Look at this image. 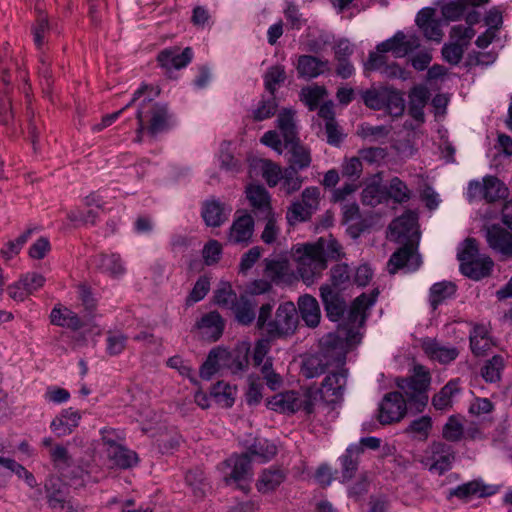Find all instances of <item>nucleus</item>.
<instances>
[{
	"instance_id": "37998d69",
	"label": "nucleus",
	"mask_w": 512,
	"mask_h": 512,
	"mask_svg": "<svg viewBox=\"0 0 512 512\" xmlns=\"http://www.w3.org/2000/svg\"><path fill=\"white\" fill-rule=\"evenodd\" d=\"M185 480L196 498H203L209 490V484L206 482L204 473L199 469L189 471Z\"/></svg>"
},
{
	"instance_id": "dca6fc26",
	"label": "nucleus",
	"mask_w": 512,
	"mask_h": 512,
	"mask_svg": "<svg viewBox=\"0 0 512 512\" xmlns=\"http://www.w3.org/2000/svg\"><path fill=\"white\" fill-rule=\"evenodd\" d=\"M490 248L506 257H512V234L506 229L493 225L485 230Z\"/></svg>"
},
{
	"instance_id": "6e6d98bb",
	"label": "nucleus",
	"mask_w": 512,
	"mask_h": 512,
	"mask_svg": "<svg viewBox=\"0 0 512 512\" xmlns=\"http://www.w3.org/2000/svg\"><path fill=\"white\" fill-rule=\"evenodd\" d=\"M386 94L387 88L368 89L362 93V100L370 109L381 110L384 108V98Z\"/></svg>"
},
{
	"instance_id": "20e7f679",
	"label": "nucleus",
	"mask_w": 512,
	"mask_h": 512,
	"mask_svg": "<svg viewBox=\"0 0 512 512\" xmlns=\"http://www.w3.org/2000/svg\"><path fill=\"white\" fill-rule=\"evenodd\" d=\"M340 255L341 245L333 238H320L314 244L298 246L293 254L298 274L306 285L313 284L321 276L328 259H337Z\"/></svg>"
},
{
	"instance_id": "774afa93",
	"label": "nucleus",
	"mask_w": 512,
	"mask_h": 512,
	"mask_svg": "<svg viewBox=\"0 0 512 512\" xmlns=\"http://www.w3.org/2000/svg\"><path fill=\"white\" fill-rule=\"evenodd\" d=\"M307 209L315 213L318 210L320 202V190L317 187L311 186L303 190L300 200Z\"/></svg>"
},
{
	"instance_id": "680f3d73",
	"label": "nucleus",
	"mask_w": 512,
	"mask_h": 512,
	"mask_svg": "<svg viewBox=\"0 0 512 512\" xmlns=\"http://www.w3.org/2000/svg\"><path fill=\"white\" fill-rule=\"evenodd\" d=\"M467 10L465 0H455L447 3L441 9L442 15L446 20L455 21L459 19Z\"/></svg>"
},
{
	"instance_id": "e433bc0d",
	"label": "nucleus",
	"mask_w": 512,
	"mask_h": 512,
	"mask_svg": "<svg viewBox=\"0 0 512 512\" xmlns=\"http://www.w3.org/2000/svg\"><path fill=\"white\" fill-rule=\"evenodd\" d=\"M285 479V474L281 469H266L260 475L257 481V489L261 493H268L275 490Z\"/></svg>"
},
{
	"instance_id": "7c9ffc66",
	"label": "nucleus",
	"mask_w": 512,
	"mask_h": 512,
	"mask_svg": "<svg viewBox=\"0 0 512 512\" xmlns=\"http://www.w3.org/2000/svg\"><path fill=\"white\" fill-rule=\"evenodd\" d=\"M250 462L248 454L237 455L229 458L226 463L232 470L228 476H225L226 483L231 480L234 482L246 481L250 477Z\"/></svg>"
},
{
	"instance_id": "72a5a7b5",
	"label": "nucleus",
	"mask_w": 512,
	"mask_h": 512,
	"mask_svg": "<svg viewBox=\"0 0 512 512\" xmlns=\"http://www.w3.org/2000/svg\"><path fill=\"white\" fill-rule=\"evenodd\" d=\"M455 293L456 285L453 282L442 281L433 284L429 294V301L433 310H436L445 300L454 297Z\"/></svg>"
},
{
	"instance_id": "9d476101",
	"label": "nucleus",
	"mask_w": 512,
	"mask_h": 512,
	"mask_svg": "<svg viewBox=\"0 0 512 512\" xmlns=\"http://www.w3.org/2000/svg\"><path fill=\"white\" fill-rule=\"evenodd\" d=\"M420 47V38L415 34L407 35L398 31L391 38L379 43L377 53L391 52L396 58H403Z\"/></svg>"
},
{
	"instance_id": "4d7b16f0",
	"label": "nucleus",
	"mask_w": 512,
	"mask_h": 512,
	"mask_svg": "<svg viewBox=\"0 0 512 512\" xmlns=\"http://www.w3.org/2000/svg\"><path fill=\"white\" fill-rule=\"evenodd\" d=\"M259 218L266 220L264 230L261 234L262 241L266 244L274 243L280 232L275 214L272 211L270 212V215H261Z\"/></svg>"
},
{
	"instance_id": "69168bd1",
	"label": "nucleus",
	"mask_w": 512,
	"mask_h": 512,
	"mask_svg": "<svg viewBox=\"0 0 512 512\" xmlns=\"http://www.w3.org/2000/svg\"><path fill=\"white\" fill-rule=\"evenodd\" d=\"M465 49L466 48L463 47V45H461V44H457V43L445 44L442 47V56L445 59V61H447L448 63H450L452 65H456L461 61L463 54L465 52Z\"/></svg>"
},
{
	"instance_id": "39448f33",
	"label": "nucleus",
	"mask_w": 512,
	"mask_h": 512,
	"mask_svg": "<svg viewBox=\"0 0 512 512\" xmlns=\"http://www.w3.org/2000/svg\"><path fill=\"white\" fill-rule=\"evenodd\" d=\"M273 305L263 304L259 309L256 321L258 329L263 330L271 339H279L291 336L295 333L299 318L296 306L293 302H284L280 304L271 318Z\"/></svg>"
},
{
	"instance_id": "13d9d810",
	"label": "nucleus",
	"mask_w": 512,
	"mask_h": 512,
	"mask_svg": "<svg viewBox=\"0 0 512 512\" xmlns=\"http://www.w3.org/2000/svg\"><path fill=\"white\" fill-rule=\"evenodd\" d=\"M312 214L314 213L307 209V206H305L301 201H295L289 207L286 218L290 224H294L309 220Z\"/></svg>"
},
{
	"instance_id": "603ef678",
	"label": "nucleus",
	"mask_w": 512,
	"mask_h": 512,
	"mask_svg": "<svg viewBox=\"0 0 512 512\" xmlns=\"http://www.w3.org/2000/svg\"><path fill=\"white\" fill-rule=\"evenodd\" d=\"M384 108L394 117L401 116L405 108L402 94L396 90L387 89V94L384 98Z\"/></svg>"
},
{
	"instance_id": "79ce46f5",
	"label": "nucleus",
	"mask_w": 512,
	"mask_h": 512,
	"mask_svg": "<svg viewBox=\"0 0 512 512\" xmlns=\"http://www.w3.org/2000/svg\"><path fill=\"white\" fill-rule=\"evenodd\" d=\"M504 358L501 355H494L487 360L481 368V375L486 382L495 383L500 381L504 370Z\"/></svg>"
},
{
	"instance_id": "3c124183",
	"label": "nucleus",
	"mask_w": 512,
	"mask_h": 512,
	"mask_svg": "<svg viewBox=\"0 0 512 512\" xmlns=\"http://www.w3.org/2000/svg\"><path fill=\"white\" fill-rule=\"evenodd\" d=\"M300 409H303L307 414L315 411L317 404L324 403L321 399V391L319 388L309 387L302 395H299Z\"/></svg>"
},
{
	"instance_id": "5701e85b",
	"label": "nucleus",
	"mask_w": 512,
	"mask_h": 512,
	"mask_svg": "<svg viewBox=\"0 0 512 512\" xmlns=\"http://www.w3.org/2000/svg\"><path fill=\"white\" fill-rule=\"evenodd\" d=\"M268 408L280 413H294L300 409L299 394L286 391L275 394L267 402Z\"/></svg>"
},
{
	"instance_id": "bb28decb",
	"label": "nucleus",
	"mask_w": 512,
	"mask_h": 512,
	"mask_svg": "<svg viewBox=\"0 0 512 512\" xmlns=\"http://www.w3.org/2000/svg\"><path fill=\"white\" fill-rule=\"evenodd\" d=\"M256 306L257 303L251 296L241 295L237 301L234 302L231 310L238 323L249 325L256 319Z\"/></svg>"
},
{
	"instance_id": "423d86ee",
	"label": "nucleus",
	"mask_w": 512,
	"mask_h": 512,
	"mask_svg": "<svg viewBox=\"0 0 512 512\" xmlns=\"http://www.w3.org/2000/svg\"><path fill=\"white\" fill-rule=\"evenodd\" d=\"M171 117L166 104L155 102L150 97L142 100L136 113L137 121L145 124L147 133L152 137L169 130Z\"/></svg>"
},
{
	"instance_id": "8fccbe9b",
	"label": "nucleus",
	"mask_w": 512,
	"mask_h": 512,
	"mask_svg": "<svg viewBox=\"0 0 512 512\" xmlns=\"http://www.w3.org/2000/svg\"><path fill=\"white\" fill-rule=\"evenodd\" d=\"M330 281L333 289L340 291L350 282V270L346 264H337L330 271Z\"/></svg>"
},
{
	"instance_id": "c85d7f7f",
	"label": "nucleus",
	"mask_w": 512,
	"mask_h": 512,
	"mask_svg": "<svg viewBox=\"0 0 512 512\" xmlns=\"http://www.w3.org/2000/svg\"><path fill=\"white\" fill-rule=\"evenodd\" d=\"M230 358V353L223 348L212 349L206 361L200 368V376L202 379L210 380L211 377L218 371V369L225 365L227 360Z\"/></svg>"
},
{
	"instance_id": "412c9836",
	"label": "nucleus",
	"mask_w": 512,
	"mask_h": 512,
	"mask_svg": "<svg viewBox=\"0 0 512 512\" xmlns=\"http://www.w3.org/2000/svg\"><path fill=\"white\" fill-rule=\"evenodd\" d=\"M96 268L112 278H119L126 272L125 266L119 254H98L93 258Z\"/></svg>"
},
{
	"instance_id": "393cba45",
	"label": "nucleus",
	"mask_w": 512,
	"mask_h": 512,
	"mask_svg": "<svg viewBox=\"0 0 512 512\" xmlns=\"http://www.w3.org/2000/svg\"><path fill=\"white\" fill-rule=\"evenodd\" d=\"M298 308L303 321L307 326L315 328L320 323L321 311L315 297L305 294L298 299Z\"/></svg>"
},
{
	"instance_id": "5fc2aeb1",
	"label": "nucleus",
	"mask_w": 512,
	"mask_h": 512,
	"mask_svg": "<svg viewBox=\"0 0 512 512\" xmlns=\"http://www.w3.org/2000/svg\"><path fill=\"white\" fill-rule=\"evenodd\" d=\"M463 433L462 423L455 416H450L442 429L443 438L450 442H458L462 439Z\"/></svg>"
},
{
	"instance_id": "c9c22d12",
	"label": "nucleus",
	"mask_w": 512,
	"mask_h": 512,
	"mask_svg": "<svg viewBox=\"0 0 512 512\" xmlns=\"http://www.w3.org/2000/svg\"><path fill=\"white\" fill-rule=\"evenodd\" d=\"M363 453L360 445H350L346 453L341 457L342 477L344 481L350 480L358 467V458Z\"/></svg>"
},
{
	"instance_id": "6e6552de",
	"label": "nucleus",
	"mask_w": 512,
	"mask_h": 512,
	"mask_svg": "<svg viewBox=\"0 0 512 512\" xmlns=\"http://www.w3.org/2000/svg\"><path fill=\"white\" fill-rule=\"evenodd\" d=\"M467 196L470 201L479 199L493 203L508 196V188L495 176H485L482 182L473 180L469 182Z\"/></svg>"
},
{
	"instance_id": "58836bf2",
	"label": "nucleus",
	"mask_w": 512,
	"mask_h": 512,
	"mask_svg": "<svg viewBox=\"0 0 512 512\" xmlns=\"http://www.w3.org/2000/svg\"><path fill=\"white\" fill-rule=\"evenodd\" d=\"M294 114V111L291 109H283L277 117L278 128L285 143H291L292 140L298 139L294 122Z\"/></svg>"
},
{
	"instance_id": "9b49d317",
	"label": "nucleus",
	"mask_w": 512,
	"mask_h": 512,
	"mask_svg": "<svg viewBox=\"0 0 512 512\" xmlns=\"http://www.w3.org/2000/svg\"><path fill=\"white\" fill-rule=\"evenodd\" d=\"M366 68L378 71L382 77L387 79H401L405 81L411 76V73L402 68L398 63H388L386 56L376 52L370 53Z\"/></svg>"
},
{
	"instance_id": "864d4df0",
	"label": "nucleus",
	"mask_w": 512,
	"mask_h": 512,
	"mask_svg": "<svg viewBox=\"0 0 512 512\" xmlns=\"http://www.w3.org/2000/svg\"><path fill=\"white\" fill-rule=\"evenodd\" d=\"M277 107L278 103L275 96L270 95L267 99L263 98L260 101L259 106L252 112L253 120L263 121L272 117L275 114Z\"/></svg>"
},
{
	"instance_id": "aec40b11",
	"label": "nucleus",
	"mask_w": 512,
	"mask_h": 512,
	"mask_svg": "<svg viewBox=\"0 0 512 512\" xmlns=\"http://www.w3.org/2000/svg\"><path fill=\"white\" fill-rule=\"evenodd\" d=\"M246 195L257 217L270 215V196L265 187L251 184L246 188Z\"/></svg>"
},
{
	"instance_id": "bf43d9fd",
	"label": "nucleus",
	"mask_w": 512,
	"mask_h": 512,
	"mask_svg": "<svg viewBox=\"0 0 512 512\" xmlns=\"http://www.w3.org/2000/svg\"><path fill=\"white\" fill-rule=\"evenodd\" d=\"M210 282L207 277H200L194 287L192 288L189 296L186 299L187 305H192L201 301L209 292Z\"/></svg>"
},
{
	"instance_id": "a18cd8bd",
	"label": "nucleus",
	"mask_w": 512,
	"mask_h": 512,
	"mask_svg": "<svg viewBox=\"0 0 512 512\" xmlns=\"http://www.w3.org/2000/svg\"><path fill=\"white\" fill-rule=\"evenodd\" d=\"M458 392L457 385L450 381L432 398V405L437 410H446L452 407V397Z\"/></svg>"
},
{
	"instance_id": "c03bdc74",
	"label": "nucleus",
	"mask_w": 512,
	"mask_h": 512,
	"mask_svg": "<svg viewBox=\"0 0 512 512\" xmlns=\"http://www.w3.org/2000/svg\"><path fill=\"white\" fill-rule=\"evenodd\" d=\"M470 347L476 356L483 355L490 348L487 330L483 326H476L470 334Z\"/></svg>"
},
{
	"instance_id": "a19ab883",
	"label": "nucleus",
	"mask_w": 512,
	"mask_h": 512,
	"mask_svg": "<svg viewBox=\"0 0 512 512\" xmlns=\"http://www.w3.org/2000/svg\"><path fill=\"white\" fill-rule=\"evenodd\" d=\"M384 189L395 203L402 204L411 198V190L399 177L391 178Z\"/></svg>"
},
{
	"instance_id": "052dcab7",
	"label": "nucleus",
	"mask_w": 512,
	"mask_h": 512,
	"mask_svg": "<svg viewBox=\"0 0 512 512\" xmlns=\"http://www.w3.org/2000/svg\"><path fill=\"white\" fill-rule=\"evenodd\" d=\"M383 194L384 191L379 185L370 184L366 186L361 193L362 203L371 207H375L381 203Z\"/></svg>"
},
{
	"instance_id": "f8f14e48",
	"label": "nucleus",
	"mask_w": 512,
	"mask_h": 512,
	"mask_svg": "<svg viewBox=\"0 0 512 512\" xmlns=\"http://www.w3.org/2000/svg\"><path fill=\"white\" fill-rule=\"evenodd\" d=\"M45 490L50 508L61 512H72L73 506L68 499V489L60 479H49L45 484Z\"/></svg>"
},
{
	"instance_id": "1a4fd4ad",
	"label": "nucleus",
	"mask_w": 512,
	"mask_h": 512,
	"mask_svg": "<svg viewBox=\"0 0 512 512\" xmlns=\"http://www.w3.org/2000/svg\"><path fill=\"white\" fill-rule=\"evenodd\" d=\"M347 378L348 370L344 367L325 376L319 388L321 399L325 404L334 405L343 400Z\"/></svg>"
},
{
	"instance_id": "338daca9",
	"label": "nucleus",
	"mask_w": 512,
	"mask_h": 512,
	"mask_svg": "<svg viewBox=\"0 0 512 512\" xmlns=\"http://www.w3.org/2000/svg\"><path fill=\"white\" fill-rule=\"evenodd\" d=\"M222 253L221 244L217 240L208 241L202 251L204 261L207 265L215 264L219 261Z\"/></svg>"
},
{
	"instance_id": "4468645a",
	"label": "nucleus",
	"mask_w": 512,
	"mask_h": 512,
	"mask_svg": "<svg viewBox=\"0 0 512 512\" xmlns=\"http://www.w3.org/2000/svg\"><path fill=\"white\" fill-rule=\"evenodd\" d=\"M499 487L496 485L485 484L481 480H472L461 484L449 491V497H457L467 502L473 496L487 497L497 493Z\"/></svg>"
},
{
	"instance_id": "ea45409f",
	"label": "nucleus",
	"mask_w": 512,
	"mask_h": 512,
	"mask_svg": "<svg viewBox=\"0 0 512 512\" xmlns=\"http://www.w3.org/2000/svg\"><path fill=\"white\" fill-rule=\"evenodd\" d=\"M107 455L116 466L121 468L132 467L138 461L137 454L122 445L113 446L112 449H107Z\"/></svg>"
},
{
	"instance_id": "473e14b6",
	"label": "nucleus",
	"mask_w": 512,
	"mask_h": 512,
	"mask_svg": "<svg viewBox=\"0 0 512 512\" xmlns=\"http://www.w3.org/2000/svg\"><path fill=\"white\" fill-rule=\"evenodd\" d=\"M432 429L431 417L424 415L416 418L404 429V434L414 440L426 441Z\"/></svg>"
},
{
	"instance_id": "b1692460",
	"label": "nucleus",
	"mask_w": 512,
	"mask_h": 512,
	"mask_svg": "<svg viewBox=\"0 0 512 512\" xmlns=\"http://www.w3.org/2000/svg\"><path fill=\"white\" fill-rule=\"evenodd\" d=\"M422 349L430 358L443 364L453 361L458 356V350L455 347L444 346L432 338L423 340Z\"/></svg>"
},
{
	"instance_id": "7ed1b4c3",
	"label": "nucleus",
	"mask_w": 512,
	"mask_h": 512,
	"mask_svg": "<svg viewBox=\"0 0 512 512\" xmlns=\"http://www.w3.org/2000/svg\"><path fill=\"white\" fill-rule=\"evenodd\" d=\"M389 233L391 240L403 244L391 255L387 263L389 273L395 274L400 269H404L406 272L417 270L421 264V258L416 252L415 244L419 237L417 214L413 211H407L393 220L389 225Z\"/></svg>"
},
{
	"instance_id": "a878e982",
	"label": "nucleus",
	"mask_w": 512,
	"mask_h": 512,
	"mask_svg": "<svg viewBox=\"0 0 512 512\" xmlns=\"http://www.w3.org/2000/svg\"><path fill=\"white\" fill-rule=\"evenodd\" d=\"M328 68V62L312 55H301L297 61V73L300 78L311 79L319 76Z\"/></svg>"
},
{
	"instance_id": "f704fd0d",
	"label": "nucleus",
	"mask_w": 512,
	"mask_h": 512,
	"mask_svg": "<svg viewBox=\"0 0 512 512\" xmlns=\"http://www.w3.org/2000/svg\"><path fill=\"white\" fill-rule=\"evenodd\" d=\"M328 367L330 366L328 365L327 360H325V358H323L322 355L317 352L316 354L310 355L303 360L301 373L304 377L311 379L324 374Z\"/></svg>"
},
{
	"instance_id": "f257e3e1",
	"label": "nucleus",
	"mask_w": 512,
	"mask_h": 512,
	"mask_svg": "<svg viewBox=\"0 0 512 512\" xmlns=\"http://www.w3.org/2000/svg\"><path fill=\"white\" fill-rule=\"evenodd\" d=\"M431 377L421 365L415 366L414 374L398 379L396 384L401 392L387 393L379 405L378 420L382 425L399 422L406 414L407 405L421 412L428 403V388Z\"/></svg>"
},
{
	"instance_id": "f03ea898",
	"label": "nucleus",
	"mask_w": 512,
	"mask_h": 512,
	"mask_svg": "<svg viewBox=\"0 0 512 512\" xmlns=\"http://www.w3.org/2000/svg\"><path fill=\"white\" fill-rule=\"evenodd\" d=\"M378 290L371 294L365 293L358 296L353 302L347 315V326L339 328L336 333H329L321 338L319 353L329 366H343L349 348L359 342V334L356 331L366 319V310L374 305L378 296Z\"/></svg>"
},
{
	"instance_id": "de8ad7c7",
	"label": "nucleus",
	"mask_w": 512,
	"mask_h": 512,
	"mask_svg": "<svg viewBox=\"0 0 512 512\" xmlns=\"http://www.w3.org/2000/svg\"><path fill=\"white\" fill-rule=\"evenodd\" d=\"M149 86L147 85H143L141 86L140 88H138L134 94H133V97L132 99L130 100V102L128 104H126L122 109H120L119 111H116L112 114H109V115H106L102 118L101 122L96 124L93 129L95 131H101L102 129L110 126L116 119H118V117L122 114V112L127 109L128 107H130L131 105H133L140 97H142L145 92L148 90Z\"/></svg>"
},
{
	"instance_id": "ddd939ff",
	"label": "nucleus",
	"mask_w": 512,
	"mask_h": 512,
	"mask_svg": "<svg viewBox=\"0 0 512 512\" xmlns=\"http://www.w3.org/2000/svg\"><path fill=\"white\" fill-rule=\"evenodd\" d=\"M320 297L327 317L331 321H339L346 310V302L340 295V291L333 289L329 284H323L320 287Z\"/></svg>"
},
{
	"instance_id": "e2e57ef3",
	"label": "nucleus",
	"mask_w": 512,
	"mask_h": 512,
	"mask_svg": "<svg viewBox=\"0 0 512 512\" xmlns=\"http://www.w3.org/2000/svg\"><path fill=\"white\" fill-rule=\"evenodd\" d=\"M214 298L218 305L231 309L239 297H237L230 285L223 284L222 287L216 290Z\"/></svg>"
},
{
	"instance_id": "49530a36",
	"label": "nucleus",
	"mask_w": 512,
	"mask_h": 512,
	"mask_svg": "<svg viewBox=\"0 0 512 512\" xmlns=\"http://www.w3.org/2000/svg\"><path fill=\"white\" fill-rule=\"evenodd\" d=\"M285 80V68L281 65L272 66L268 68L264 75L265 89L270 93V95L275 96L277 86L284 83Z\"/></svg>"
},
{
	"instance_id": "a211bd4d",
	"label": "nucleus",
	"mask_w": 512,
	"mask_h": 512,
	"mask_svg": "<svg viewBox=\"0 0 512 512\" xmlns=\"http://www.w3.org/2000/svg\"><path fill=\"white\" fill-rule=\"evenodd\" d=\"M254 219L250 214L237 217L229 230L228 239L233 244L247 245L253 236Z\"/></svg>"
},
{
	"instance_id": "4c0bfd02",
	"label": "nucleus",
	"mask_w": 512,
	"mask_h": 512,
	"mask_svg": "<svg viewBox=\"0 0 512 512\" xmlns=\"http://www.w3.org/2000/svg\"><path fill=\"white\" fill-rule=\"evenodd\" d=\"M277 453V448L274 443L271 441L258 438L255 442L248 448L249 457H253L254 459L259 460L260 462H266L273 458Z\"/></svg>"
},
{
	"instance_id": "0e129e2a",
	"label": "nucleus",
	"mask_w": 512,
	"mask_h": 512,
	"mask_svg": "<svg viewBox=\"0 0 512 512\" xmlns=\"http://www.w3.org/2000/svg\"><path fill=\"white\" fill-rule=\"evenodd\" d=\"M262 175L270 187H275L281 179V168L272 161L265 160L262 165Z\"/></svg>"
},
{
	"instance_id": "4be33fe9",
	"label": "nucleus",
	"mask_w": 512,
	"mask_h": 512,
	"mask_svg": "<svg viewBox=\"0 0 512 512\" xmlns=\"http://www.w3.org/2000/svg\"><path fill=\"white\" fill-rule=\"evenodd\" d=\"M287 149V161L289 165L304 170L308 168L312 162L309 148L302 145L299 139L286 142L284 144Z\"/></svg>"
},
{
	"instance_id": "cd10ccee",
	"label": "nucleus",
	"mask_w": 512,
	"mask_h": 512,
	"mask_svg": "<svg viewBox=\"0 0 512 512\" xmlns=\"http://www.w3.org/2000/svg\"><path fill=\"white\" fill-rule=\"evenodd\" d=\"M198 328L202 337L210 341H216L223 333L224 321L219 313L210 312L201 318L198 322Z\"/></svg>"
},
{
	"instance_id": "2f4dec72",
	"label": "nucleus",
	"mask_w": 512,
	"mask_h": 512,
	"mask_svg": "<svg viewBox=\"0 0 512 512\" xmlns=\"http://www.w3.org/2000/svg\"><path fill=\"white\" fill-rule=\"evenodd\" d=\"M492 268L493 261L490 257L477 258L460 264L461 272L473 280L487 277L490 275Z\"/></svg>"
},
{
	"instance_id": "09e8293b",
	"label": "nucleus",
	"mask_w": 512,
	"mask_h": 512,
	"mask_svg": "<svg viewBox=\"0 0 512 512\" xmlns=\"http://www.w3.org/2000/svg\"><path fill=\"white\" fill-rule=\"evenodd\" d=\"M234 395L235 388L223 381L217 382L211 390V397L215 398L217 402L222 403L226 407L233 405Z\"/></svg>"
},
{
	"instance_id": "2eb2a0df",
	"label": "nucleus",
	"mask_w": 512,
	"mask_h": 512,
	"mask_svg": "<svg viewBox=\"0 0 512 512\" xmlns=\"http://www.w3.org/2000/svg\"><path fill=\"white\" fill-rule=\"evenodd\" d=\"M193 58V52L190 47H186L183 51H180L178 47H171L162 50L157 60L161 67L171 69H181L187 66Z\"/></svg>"
},
{
	"instance_id": "f3484780",
	"label": "nucleus",
	"mask_w": 512,
	"mask_h": 512,
	"mask_svg": "<svg viewBox=\"0 0 512 512\" xmlns=\"http://www.w3.org/2000/svg\"><path fill=\"white\" fill-rule=\"evenodd\" d=\"M232 208L214 198L203 203L202 217L207 226L219 227L230 215Z\"/></svg>"
},
{
	"instance_id": "6ab92c4d",
	"label": "nucleus",
	"mask_w": 512,
	"mask_h": 512,
	"mask_svg": "<svg viewBox=\"0 0 512 512\" xmlns=\"http://www.w3.org/2000/svg\"><path fill=\"white\" fill-rule=\"evenodd\" d=\"M434 9H422L416 16V24L428 40L440 42L443 37L440 21L435 19Z\"/></svg>"
},
{
	"instance_id": "0eeeda50",
	"label": "nucleus",
	"mask_w": 512,
	"mask_h": 512,
	"mask_svg": "<svg viewBox=\"0 0 512 512\" xmlns=\"http://www.w3.org/2000/svg\"><path fill=\"white\" fill-rule=\"evenodd\" d=\"M456 459L455 449L441 441H433L425 449L420 463L430 472L443 475L449 471Z\"/></svg>"
},
{
	"instance_id": "c756f323",
	"label": "nucleus",
	"mask_w": 512,
	"mask_h": 512,
	"mask_svg": "<svg viewBox=\"0 0 512 512\" xmlns=\"http://www.w3.org/2000/svg\"><path fill=\"white\" fill-rule=\"evenodd\" d=\"M81 416L78 411L68 408L51 422V430L57 436H66L78 426Z\"/></svg>"
}]
</instances>
